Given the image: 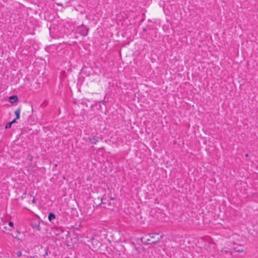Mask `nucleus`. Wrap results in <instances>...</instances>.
Returning a JSON list of instances; mask_svg holds the SVG:
<instances>
[{
	"label": "nucleus",
	"mask_w": 258,
	"mask_h": 258,
	"mask_svg": "<svg viewBox=\"0 0 258 258\" xmlns=\"http://www.w3.org/2000/svg\"><path fill=\"white\" fill-rule=\"evenodd\" d=\"M149 238L142 237L141 241L146 244H153L160 241L163 237L162 235H159L158 233H150L149 234Z\"/></svg>",
	"instance_id": "nucleus-1"
},
{
	"label": "nucleus",
	"mask_w": 258,
	"mask_h": 258,
	"mask_svg": "<svg viewBox=\"0 0 258 258\" xmlns=\"http://www.w3.org/2000/svg\"><path fill=\"white\" fill-rule=\"evenodd\" d=\"M99 237L97 235H95L93 236L91 239L90 242L91 243V245H90L91 248L93 250H97L101 245V242L99 240Z\"/></svg>",
	"instance_id": "nucleus-2"
},
{
	"label": "nucleus",
	"mask_w": 258,
	"mask_h": 258,
	"mask_svg": "<svg viewBox=\"0 0 258 258\" xmlns=\"http://www.w3.org/2000/svg\"><path fill=\"white\" fill-rule=\"evenodd\" d=\"M88 140L91 144L96 145L99 142V137L97 136H94L89 137Z\"/></svg>",
	"instance_id": "nucleus-3"
},
{
	"label": "nucleus",
	"mask_w": 258,
	"mask_h": 258,
	"mask_svg": "<svg viewBox=\"0 0 258 258\" xmlns=\"http://www.w3.org/2000/svg\"><path fill=\"white\" fill-rule=\"evenodd\" d=\"M31 226L34 229L38 231H40V222L39 221L33 222L31 223Z\"/></svg>",
	"instance_id": "nucleus-4"
},
{
	"label": "nucleus",
	"mask_w": 258,
	"mask_h": 258,
	"mask_svg": "<svg viewBox=\"0 0 258 258\" xmlns=\"http://www.w3.org/2000/svg\"><path fill=\"white\" fill-rule=\"evenodd\" d=\"M9 101L11 103H14L18 101V98L16 95L12 96L9 97Z\"/></svg>",
	"instance_id": "nucleus-5"
},
{
	"label": "nucleus",
	"mask_w": 258,
	"mask_h": 258,
	"mask_svg": "<svg viewBox=\"0 0 258 258\" xmlns=\"http://www.w3.org/2000/svg\"><path fill=\"white\" fill-rule=\"evenodd\" d=\"M20 112H21V107H19L18 109L16 110L15 111V114L16 115V119H18L20 118Z\"/></svg>",
	"instance_id": "nucleus-6"
},
{
	"label": "nucleus",
	"mask_w": 258,
	"mask_h": 258,
	"mask_svg": "<svg viewBox=\"0 0 258 258\" xmlns=\"http://www.w3.org/2000/svg\"><path fill=\"white\" fill-rule=\"evenodd\" d=\"M234 249L238 252H242L243 251V249L241 248V245H238L237 247H235Z\"/></svg>",
	"instance_id": "nucleus-7"
},
{
	"label": "nucleus",
	"mask_w": 258,
	"mask_h": 258,
	"mask_svg": "<svg viewBox=\"0 0 258 258\" xmlns=\"http://www.w3.org/2000/svg\"><path fill=\"white\" fill-rule=\"evenodd\" d=\"M221 252L222 254H228L229 253L231 255H232V252L229 251L226 248H223L221 250Z\"/></svg>",
	"instance_id": "nucleus-8"
},
{
	"label": "nucleus",
	"mask_w": 258,
	"mask_h": 258,
	"mask_svg": "<svg viewBox=\"0 0 258 258\" xmlns=\"http://www.w3.org/2000/svg\"><path fill=\"white\" fill-rule=\"evenodd\" d=\"M55 215L52 213H50L48 215V220L51 221L52 219H54L55 218Z\"/></svg>",
	"instance_id": "nucleus-9"
},
{
	"label": "nucleus",
	"mask_w": 258,
	"mask_h": 258,
	"mask_svg": "<svg viewBox=\"0 0 258 258\" xmlns=\"http://www.w3.org/2000/svg\"><path fill=\"white\" fill-rule=\"evenodd\" d=\"M11 125H12V122H8L6 124V126H5V128L6 129L7 128H11Z\"/></svg>",
	"instance_id": "nucleus-10"
},
{
	"label": "nucleus",
	"mask_w": 258,
	"mask_h": 258,
	"mask_svg": "<svg viewBox=\"0 0 258 258\" xmlns=\"http://www.w3.org/2000/svg\"><path fill=\"white\" fill-rule=\"evenodd\" d=\"M16 254L18 257H20L22 255V252L20 251H18L16 252Z\"/></svg>",
	"instance_id": "nucleus-11"
},
{
	"label": "nucleus",
	"mask_w": 258,
	"mask_h": 258,
	"mask_svg": "<svg viewBox=\"0 0 258 258\" xmlns=\"http://www.w3.org/2000/svg\"><path fill=\"white\" fill-rule=\"evenodd\" d=\"M9 225L10 226H11V227H13V226H14V223H13V222H11V221L9 222Z\"/></svg>",
	"instance_id": "nucleus-12"
},
{
	"label": "nucleus",
	"mask_w": 258,
	"mask_h": 258,
	"mask_svg": "<svg viewBox=\"0 0 258 258\" xmlns=\"http://www.w3.org/2000/svg\"><path fill=\"white\" fill-rule=\"evenodd\" d=\"M28 159H29V160H30V161H32V160H33V157H32V156H31V155H29V156H28Z\"/></svg>",
	"instance_id": "nucleus-13"
},
{
	"label": "nucleus",
	"mask_w": 258,
	"mask_h": 258,
	"mask_svg": "<svg viewBox=\"0 0 258 258\" xmlns=\"http://www.w3.org/2000/svg\"><path fill=\"white\" fill-rule=\"evenodd\" d=\"M17 119L15 118L12 121H10V122H12V124L14 123H15Z\"/></svg>",
	"instance_id": "nucleus-14"
},
{
	"label": "nucleus",
	"mask_w": 258,
	"mask_h": 258,
	"mask_svg": "<svg viewBox=\"0 0 258 258\" xmlns=\"http://www.w3.org/2000/svg\"><path fill=\"white\" fill-rule=\"evenodd\" d=\"M32 202L33 203H35V198H34V197H33V200H32Z\"/></svg>",
	"instance_id": "nucleus-15"
},
{
	"label": "nucleus",
	"mask_w": 258,
	"mask_h": 258,
	"mask_svg": "<svg viewBox=\"0 0 258 258\" xmlns=\"http://www.w3.org/2000/svg\"><path fill=\"white\" fill-rule=\"evenodd\" d=\"M248 154H245V157H248Z\"/></svg>",
	"instance_id": "nucleus-16"
},
{
	"label": "nucleus",
	"mask_w": 258,
	"mask_h": 258,
	"mask_svg": "<svg viewBox=\"0 0 258 258\" xmlns=\"http://www.w3.org/2000/svg\"><path fill=\"white\" fill-rule=\"evenodd\" d=\"M13 237H15V238H18L17 236H13Z\"/></svg>",
	"instance_id": "nucleus-17"
},
{
	"label": "nucleus",
	"mask_w": 258,
	"mask_h": 258,
	"mask_svg": "<svg viewBox=\"0 0 258 258\" xmlns=\"http://www.w3.org/2000/svg\"><path fill=\"white\" fill-rule=\"evenodd\" d=\"M4 228L6 229H7V227H4Z\"/></svg>",
	"instance_id": "nucleus-18"
}]
</instances>
